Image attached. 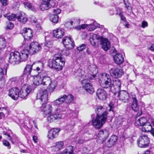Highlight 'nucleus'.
Returning <instances> with one entry per match:
<instances>
[{
    "instance_id": "f257e3e1",
    "label": "nucleus",
    "mask_w": 154,
    "mask_h": 154,
    "mask_svg": "<svg viewBox=\"0 0 154 154\" xmlns=\"http://www.w3.org/2000/svg\"><path fill=\"white\" fill-rule=\"evenodd\" d=\"M43 63L39 62L37 63L36 68L32 71V76L34 77L33 81L35 85L42 84L43 74L45 73Z\"/></svg>"
},
{
    "instance_id": "f03ea898",
    "label": "nucleus",
    "mask_w": 154,
    "mask_h": 154,
    "mask_svg": "<svg viewBox=\"0 0 154 154\" xmlns=\"http://www.w3.org/2000/svg\"><path fill=\"white\" fill-rule=\"evenodd\" d=\"M99 82L102 87L104 88L111 89L113 87L112 82L110 76L106 73H103L101 75Z\"/></svg>"
},
{
    "instance_id": "7ed1b4c3",
    "label": "nucleus",
    "mask_w": 154,
    "mask_h": 154,
    "mask_svg": "<svg viewBox=\"0 0 154 154\" xmlns=\"http://www.w3.org/2000/svg\"><path fill=\"white\" fill-rule=\"evenodd\" d=\"M103 115V117L97 116L96 117L94 118L89 123V124L92 125L96 128H100L106 121L107 118V113L104 112Z\"/></svg>"
},
{
    "instance_id": "20e7f679",
    "label": "nucleus",
    "mask_w": 154,
    "mask_h": 154,
    "mask_svg": "<svg viewBox=\"0 0 154 154\" xmlns=\"http://www.w3.org/2000/svg\"><path fill=\"white\" fill-rule=\"evenodd\" d=\"M23 48H28L30 54H34L39 51L42 49L41 45L37 42H32L29 45L27 43L24 42L22 45Z\"/></svg>"
},
{
    "instance_id": "39448f33",
    "label": "nucleus",
    "mask_w": 154,
    "mask_h": 154,
    "mask_svg": "<svg viewBox=\"0 0 154 154\" xmlns=\"http://www.w3.org/2000/svg\"><path fill=\"white\" fill-rule=\"evenodd\" d=\"M114 124L117 128L121 126L125 129H127L129 126V123L127 119L121 116L116 118Z\"/></svg>"
},
{
    "instance_id": "423d86ee",
    "label": "nucleus",
    "mask_w": 154,
    "mask_h": 154,
    "mask_svg": "<svg viewBox=\"0 0 154 154\" xmlns=\"http://www.w3.org/2000/svg\"><path fill=\"white\" fill-rule=\"evenodd\" d=\"M53 58L55 64L58 66L57 67V70L58 71L61 70L65 64V58L62 57L61 54L59 53L55 54Z\"/></svg>"
},
{
    "instance_id": "0eeeda50",
    "label": "nucleus",
    "mask_w": 154,
    "mask_h": 154,
    "mask_svg": "<svg viewBox=\"0 0 154 154\" xmlns=\"http://www.w3.org/2000/svg\"><path fill=\"white\" fill-rule=\"evenodd\" d=\"M138 146L141 148H146L149 146L150 141L146 135H141L137 140Z\"/></svg>"
},
{
    "instance_id": "6e6552de",
    "label": "nucleus",
    "mask_w": 154,
    "mask_h": 154,
    "mask_svg": "<svg viewBox=\"0 0 154 154\" xmlns=\"http://www.w3.org/2000/svg\"><path fill=\"white\" fill-rule=\"evenodd\" d=\"M20 56V53L18 51L12 52L10 53L9 58V63L13 65L19 63L21 62Z\"/></svg>"
},
{
    "instance_id": "1a4fd4ad",
    "label": "nucleus",
    "mask_w": 154,
    "mask_h": 154,
    "mask_svg": "<svg viewBox=\"0 0 154 154\" xmlns=\"http://www.w3.org/2000/svg\"><path fill=\"white\" fill-rule=\"evenodd\" d=\"M32 91V87L28 85H24L19 91V97L24 98L30 93Z\"/></svg>"
},
{
    "instance_id": "9d476101",
    "label": "nucleus",
    "mask_w": 154,
    "mask_h": 154,
    "mask_svg": "<svg viewBox=\"0 0 154 154\" xmlns=\"http://www.w3.org/2000/svg\"><path fill=\"white\" fill-rule=\"evenodd\" d=\"M81 83L83 88L90 94H92L94 91V89L92 85L89 82V81L86 79L82 80Z\"/></svg>"
},
{
    "instance_id": "9b49d317",
    "label": "nucleus",
    "mask_w": 154,
    "mask_h": 154,
    "mask_svg": "<svg viewBox=\"0 0 154 154\" xmlns=\"http://www.w3.org/2000/svg\"><path fill=\"white\" fill-rule=\"evenodd\" d=\"M37 99L40 100L43 103H46L48 100V94L46 89H41L38 92L37 95Z\"/></svg>"
},
{
    "instance_id": "f8f14e48",
    "label": "nucleus",
    "mask_w": 154,
    "mask_h": 154,
    "mask_svg": "<svg viewBox=\"0 0 154 154\" xmlns=\"http://www.w3.org/2000/svg\"><path fill=\"white\" fill-rule=\"evenodd\" d=\"M62 42L66 48L71 49L74 47L75 44L73 40L69 36H65L62 39Z\"/></svg>"
},
{
    "instance_id": "ddd939ff",
    "label": "nucleus",
    "mask_w": 154,
    "mask_h": 154,
    "mask_svg": "<svg viewBox=\"0 0 154 154\" xmlns=\"http://www.w3.org/2000/svg\"><path fill=\"white\" fill-rule=\"evenodd\" d=\"M109 72L110 75L115 78L120 77L124 74L123 69L120 67L111 68Z\"/></svg>"
},
{
    "instance_id": "4468645a",
    "label": "nucleus",
    "mask_w": 154,
    "mask_h": 154,
    "mask_svg": "<svg viewBox=\"0 0 154 154\" xmlns=\"http://www.w3.org/2000/svg\"><path fill=\"white\" fill-rule=\"evenodd\" d=\"M96 23H94L89 24H82L75 27V29L78 30H79L81 29H83L86 28L88 31H92L100 26L99 24H98L96 26Z\"/></svg>"
},
{
    "instance_id": "2eb2a0df",
    "label": "nucleus",
    "mask_w": 154,
    "mask_h": 154,
    "mask_svg": "<svg viewBox=\"0 0 154 154\" xmlns=\"http://www.w3.org/2000/svg\"><path fill=\"white\" fill-rule=\"evenodd\" d=\"M66 98V94L60 95L58 97L57 99L52 102V104L54 106H58V107L61 106H63V107L66 106V108L67 106H66L65 105H62L63 103H65Z\"/></svg>"
},
{
    "instance_id": "dca6fc26",
    "label": "nucleus",
    "mask_w": 154,
    "mask_h": 154,
    "mask_svg": "<svg viewBox=\"0 0 154 154\" xmlns=\"http://www.w3.org/2000/svg\"><path fill=\"white\" fill-rule=\"evenodd\" d=\"M89 36V40L91 44L94 47H98L99 45V36L93 33H90Z\"/></svg>"
},
{
    "instance_id": "f3484780",
    "label": "nucleus",
    "mask_w": 154,
    "mask_h": 154,
    "mask_svg": "<svg viewBox=\"0 0 154 154\" xmlns=\"http://www.w3.org/2000/svg\"><path fill=\"white\" fill-rule=\"evenodd\" d=\"M56 5L55 2H51L46 1H42L40 4L39 8L42 11H45L49 9L51 7H54Z\"/></svg>"
},
{
    "instance_id": "a211bd4d",
    "label": "nucleus",
    "mask_w": 154,
    "mask_h": 154,
    "mask_svg": "<svg viewBox=\"0 0 154 154\" xmlns=\"http://www.w3.org/2000/svg\"><path fill=\"white\" fill-rule=\"evenodd\" d=\"M40 109L44 116L49 115L52 112V108L51 105H46L43 103Z\"/></svg>"
},
{
    "instance_id": "6ab92c4d",
    "label": "nucleus",
    "mask_w": 154,
    "mask_h": 154,
    "mask_svg": "<svg viewBox=\"0 0 154 154\" xmlns=\"http://www.w3.org/2000/svg\"><path fill=\"white\" fill-rule=\"evenodd\" d=\"M8 95L11 98L16 100L19 97V89L17 88H13L9 90Z\"/></svg>"
},
{
    "instance_id": "aec40b11",
    "label": "nucleus",
    "mask_w": 154,
    "mask_h": 154,
    "mask_svg": "<svg viewBox=\"0 0 154 154\" xmlns=\"http://www.w3.org/2000/svg\"><path fill=\"white\" fill-rule=\"evenodd\" d=\"M59 128H53L51 129L49 131L48 137L50 139L52 140L56 138L59 135V133L60 131Z\"/></svg>"
},
{
    "instance_id": "412c9836",
    "label": "nucleus",
    "mask_w": 154,
    "mask_h": 154,
    "mask_svg": "<svg viewBox=\"0 0 154 154\" xmlns=\"http://www.w3.org/2000/svg\"><path fill=\"white\" fill-rule=\"evenodd\" d=\"M32 31L29 28H24L22 32V35L25 39L29 40L32 37Z\"/></svg>"
},
{
    "instance_id": "4be33fe9",
    "label": "nucleus",
    "mask_w": 154,
    "mask_h": 154,
    "mask_svg": "<svg viewBox=\"0 0 154 154\" xmlns=\"http://www.w3.org/2000/svg\"><path fill=\"white\" fill-rule=\"evenodd\" d=\"M109 131L106 129H103L100 130L98 134L97 137L98 138H101V143H103L109 135Z\"/></svg>"
},
{
    "instance_id": "5701e85b",
    "label": "nucleus",
    "mask_w": 154,
    "mask_h": 154,
    "mask_svg": "<svg viewBox=\"0 0 154 154\" xmlns=\"http://www.w3.org/2000/svg\"><path fill=\"white\" fill-rule=\"evenodd\" d=\"M118 97L122 101L126 103L128 101L129 96L128 93L125 91H120L118 93Z\"/></svg>"
},
{
    "instance_id": "b1692460",
    "label": "nucleus",
    "mask_w": 154,
    "mask_h": 154,
    "mask_svg": "<svg viewBox=\"0 0 154 154\" xmlns=\"http://www.w3.org/2000/svg\"><path fill=\"white\" fill-rule=\"evenodd\" d=\"M66 106L63 107V106H60L56 109L55 110L54 113H53L54 115H56V117H55V120L61 119L62 118V115L59 113L61 112H64L66 110Z\"/></svg>"
},
{
    "instance_id": "393cba45",
    "label": "nucleus",
    "mask_w": 154,
    "mask_h": 154,
    "mask_svg": "<svg viewBox=\"0 0 154 154\" xmlns=\"http://www.w3.org/2000/svg\"><path fill=\"white\" fill-rule=\"evenodd\" d=\"M29 53V51L28 48H24L20 53V59L21 62L24 61L26 60L28 57Z\"/></svg>"
},
{
    "instance_id": "a878e982",
    "label": "nucleus",
    "mask_w": 154,
    "mask_h": 154,
    "mask_svg": "<svg viewBox=\"0 0 154 154\" xmlns=\"http://www.w3.org/2000/svg\"><path fill=\"white\" fill-rule=\"evenodd\" d=\"M96 94L98 98L101 100H104L107 97L106 91L102 89H98L96 92Z\"/></svg>"
},
{
    "instance_id": "bb28decb",
    "label": "nucleus",
    "mask_w": 154,
    "mask_h": 154,
    "mask_svg": "<svg viewBox=\"0 0 154 154\" xmlns=\"http://www.w3.org/2000/svg\"><path fill=\"white\" fill-rule=\"evenodd\" d=\"M142 130L144 132H149L151 131V133L154 137V128H152L151 124L148 122L142 126Z\"/></svg>"
},
{
    "instance_id": "cd10ccee",
    "label": "nucleus",
    "mask_w": 154,
    "mask_h": 154,
    "mask_svg": "<svg viewBox=\"0 0 154 154\" xmlns=\"http://www.w3.org/2000/svg\"><path fill=\"white\" fill-rule=\"evenodd\" d=\"M118 139L117 137L115 135H112L106 143V146L110 147L116 144Z\"/></svg>"
},
{
    "instance_id": "c85d7f7f",
    "label": "nucleus",
    "mask_w": 154,
    "mask_h": 154,
    "mask_svg": "<svg viewBox=\"0 0 154 154\" xmlns=\"http://www.w3.org/2000/svg\"><path fill=\"white\" fill-rule=\"evenodd\" d=\"M64 30L63 28L57 29L53 31V35L54 37L58 38H61L64 35Z\"/></svg>"
},
{
    "instance_id": "c756f323",
    "label": "nucleus",
    "mask_w": 154,
    "mask_h": 154,
    "mask_svg": "<svg viewBox=\"0 0 154 154\" xmlns=\"http://www.w3.org/2000/svg\"><path fill=\"white\" fill-rule=\"evenodd\" d=\"M84 71L81 69H78L75 71L74 75L75 76V78L79 80H83L85 77L84 75Z\"/></svg>"
},
{
    "instance_id": "7c9ffc66",
    "label": "nucleus",
    "mask_w": 154,
    "mask_h": 154,
    "mask_svg": "<svg viewBox=\"0 0 154 154\" xmlns=\"http://www.w3.org/2000/svg\"><path fill=\"white\" fill-rule=\"evenodd\" d=\"M17 18L19 22L23 23H25L27 21V16L23 12L17 14Z\"/></svg>"
},
{
    "instance_id": "2f4dec72",
    "label": "nucleus",
    "mask_w": 154,
    "mask_h": 154,
    "mask_svg": "<svg viewBox=\"0 0 154 154\" xmlns=\"http://www.w3.org/2000/svg\"><path fill=\"white\" fill-rule=\"evenodd\" d=\"M132 102L131 108L135 111H137L139 109V106L138 105V103L136 97L135 95H133L132 97Z\"/></svg>"
},
{
    "instance_id": "473e14b6",
    "label": "nucleus",
    "mask_w": 154,
    "mask_h": 154,
    "mask_svg": "<svg viewBox=\"0 0 154 154\" xmlns=\"http://www.w3.org/2000/svg\"><path fill=\"white\" fill-rule=\"evenodd\" d=\"M114 59L115 62L118 65L122 64L124 60L122 55L120 54H117L115 55Z\"/></svg>"
},
{
    "instance_id": "72a5a7b5",
    "label": "nucleus",
    "mask_w": 154,
    "mask_h": 154,
    "mask_svg": "<svg viewBox=\"0 0 154 154\" xmlns=\"http://www.w3.org/2000/svg\"><path fill=\"white\" fill-rule=\"evenodd\" d=\"M23 76L13 77L9 80L8 83L10 85H14L15 83L17 81H20V82L22 83L23 82Z\"/></svg>"
},
{
    "instance_id": "f704fd0d",
    "label": "nucleus",
    "mask_w": 154,
    "mask_h": 154,
    "mask_svg": "<svg viewBox=\"0 0 154 154\" xmlns=\"http://www.w3.org/2000/svg\"><path fill=\"white\" fill-rule=\"evenodd\" d=\"M33 65V64L32 65L29 64L26 65L24 70L23 73L25 75H30L32 76V73L33 70L32 69V67Z\"/></svg>"
},
{
    "instance_id": "c9c22d12",
    "label": "nucleus",
    "mask_w": 154,
    "mask_h": 154,
    "mask_svg": "<svg viewBox=\"0 0 154 154\" xmlns=\"http://www.w3.org/2000/svg\"><path fill=\"white\" fill-rule=\"evenodd\" d=\"M102 48L105 51L109 49L110 47V43L107 39H104L102 41Z\"/></svg>"
},
{
    "instance_id": "e433bc0d",
    "label": "nucleus",
    "mask_w": 154,
    "mask_h": 154,
    "mask_svg": "<svg viewBox=\"0 0 154 154\" xmlns=\"http://www.w3.org/2000/svg\"><path fill=\"white\" fill-rule=\"evenodd\" d=\"M57 85V82L55 80H51V82L48 85V88L50 92H53Z\"/></svg>"
},
{
    "instance_id": "4c0bfd02",
    "label": "nucleus",
    "mask_w": 154,
    "mask_h": 154,
    "mask_svg": "<svg viewBox=\"0 0 154 154\" xmlns=\"http://www.w3.org/2000/svg\"><path fill=\"white\" fill-rule=\"evenodd\" d=\"M45 74H43L42 84L47 86L50 84L51 79L50 77L47 76H45Z\"/></svg>"
},
{
    "instance_id": "58836bf2",
    "label": "nucleus",
    "mask_w": 154,
    "mask_h": 154,
    "mask_svg": "<svg viewBox=\"0 0 154 154\" xmlns=\"http://www.w3.org/2000/svg\"><path fill=\"white\" fill-rule=\"evenodd\" d=\"M104 112H106L107 113L105 110V109L103 107L100 106H98L96 110V112L97 114V116H103V114Z\"/></svg>"
},
{
    "instance_id": "ea45409f",
    "label": "nucleus",
    "mask_w": 154,
    "mask_h": 154,
    "mask_svg": "<svg viewBox=\"0 0 154 154\" xmlns=\"http://www.w3.org/2000/svg\"><path fill=\"white\" fill-rule=\"evenodd\" d=\"M73 147L72 146H67L60 154H75L73 152Z\"/></svg>"
},
{
    "instance_id": "a19ab883",
    "label": "nucleus",
    "mask_w": 154,
    "mask_h": 154,
    "mask_svg": "<svg viewBox=\"0 0 154 154\" xmlns=\"http://www.w3.org/2000/svg\"><path fill=\"white\" fill-rule=\"evenodd\" d=\"M66 96L65 105H69L73 101L74 99V96L71 94H66Z\"/></svg>"
},
{
    "instance_id": "79ce46f5",
    "label": "nucleus",
    "mask_w": 154,
    "mask_h": 154,
    "mask_svg": "<svg viewBox=\"0 0 154 154\" xmlns=\"http://www.w3.org/2000/svg\"><path fill=\"white\" fill-rule=\"evenodd\" d=\"M148 122H147L146 118L145 117H141L136 121L135 123V125H139L140 124V126H142Z\"/></svg>"
},
{
    "instance_id": "37998d69",
    "label": "nucleus",
    "mask_w": 154,
    "mask_h": 154,
    "mask_svg": "<svg viewBox=\"0 0 154 154\" xmlns=\"http://www.w3.org/2000/svg\"><path fill=\"white\" fill-rule=\"evenodd\" d=\"M54 58L52 60H48V66L50 68L57 70V67L58 65H56L54 62Z\"/></svg>"
},
{
    "instance_id": "c03bdc74",
    "label": "nucleus",
    "mask_w": 154,
    "mask_h": 154,
    "mask_svg": "<svg viewBox=\"0 0 154 154\" xmlns=\"http://www.w3.org/2000/svg\"><path fill=\"white\" fill-rule=\"evenodd\" d=\"M112 84L113 87H116V88L120 89L121 87V82L120 80L118 79H116L112 80Z\"/></svg>"
},
{
    "instance_id": "a18cd8bd",
    "label": "nucleus",
    "mask_w": 154,
    "mask_h": 154,
    "mask_svg": "<svg viewBox=\"0 0 154 154\" xmlns=\"http://www.w3.org/2000/svg\"><path fill=\"white\" fill-rule=\"evenodd\" d=\"M48 32H46L44 34H45V35H46L48 34ZM48 37V36H45V45L46 46L48 47V48H50L52 47L53 45V42L52 40H47V38Z\"/></svg>"
},
{
    "instance_id": "49530a36",
    "label": "nucleus",
    "mask_w": 154,
    "mask_h": 154,
    "mask_svg": "<svg viewBox=\"0 0 154 154\" xmlns=\"http://www.w3.org/2000/svg\"><path fill=\"white\" fill-rule=\"evenodd\" d=\"M7 65L5 66L3 69L0 67V79H2L3 78L4 75L7 74Z\"/></svg>"
},
{
    "instance_id": "de8ad7c7",
    "label": "nucleus",
    "mask_w": 154,
    "mask_h": 154,
    "mask_svg": "<svg viewBox=\"0 0 154 154\" xmlns=\"http://www.w3.org/2000/svg\"><path fill=\"white\" fill-rule=\"evenodd\" d=\"M64 143L62 141L57 142L56 145L54 146V149H55V151H58L61 149L63 146Z\"/></svg>"
},
{
    "instance_id": "09e8293b",
    "label": "nucleus",
    "mask_w": 154,
    "mask_h": 154,
    "mask_svg": "<svg viewBox=\"0 0 154 154\" xmlns=\"http://www.w3.org/2000/svg\"><path fill=\"white\" fill-rule=\"evenodd\" d=\"M5 17H7L9 20H14L17 18V15L14 14H6L4 15Z\"/></svg>"
},
{
    "instance_id": "8fccbe9b",
    "label": "nucleus",
    "mask_w": 154,
    "mask_h": 154,
    "mask_svg": "<svg viewBox=\"0 0 154 154\" xmlns=\"http://www.w3.org/2000/svg\"><path fill=\"white\" fill-rule=\"evenodd\" d=\"M59 16L57 14H53L51 16L50 20L53 23H56L58 22Z\"/></svg>"
},
{
    "instance_id": "3c124183",
    "label": "nucleus",
    "mask_w": 154,
    "mask_h": 154,
    "mask_svg": "<svg viewBox=\"0 0 154 154\" xmlns=\"http://www.w3.org/2000/svg\"><path fill=\"white\" fill-rule=\"evenodd\" d=\"M6 46V41L5 39L3 37H0V49L5 48Z\"/></svg>"
},
{
    "instance_id": "603ef678",
    "label": "nucleus",
    "mask_w": 154,
    "mask_h": 154,
    "mask_svg": "<svg viewBox=\"0 0 154 154\" xmlns=\"http://www.w3.org/2000/svg\"><path fill=\"white\" fill-rule=\"evenodd\" d=\"M73 21L72 20L67 22L65 24V26L68 29H71Z\"/></svg>"
},
{
    "instance_id": "864d4df0",
    "label": "nucleus",
    "mask_w": 154,
    "mask_h": 154,
    "mask_svg": "<svg viewBox=\"0 0 154 154\" xmlns=\"http://www.w3.org/2000/svg\"><path fill=\"white\" fill-rule=\"evenodd\" d=\"M56 115H54L53 113L52 115H50L47 118V120L50 122H53L54 120H55V117H56Z\"/></svg>"
},
{
    "instance_id": "5fc2aeb1",
    "label": "nucleus",
    "mask_w": 154,
    "mask_h": 154,
    "mask_svg": "<svg viewBox=\"0 0 154 154\" xmlns=\"http://www.w3.org/2000/svg\"><path fill=\"white\" fill-rule=\"evenodd\" d=\"M69 49L67 50L66 49H64L62 51V54L66 55L68 56L69 54Z\"/></svg>"
},
{
    "instance_id": "6e6d98bb",
    "label": "nucleus",
    "mask_w": 154,
    "mask_h": 154,
    "mask_svg": "<svg viewBox=\"0 0 154 154\" xmlns=\"http://www.w3.org/2000/svg\"><path fill=\"white\" fill-rule=\"evenodd\" d=\"M3 144L4 146L8 147V149L11 148L10 144L9 142L6 140H5L3 141Z\"/></svg>"
},
{
    "instance_id": "4d7b16f0",
    "label": "nucleus",
    "mask_w": 154,
    "mask_h": 154,
    "mask_svg": "<svg viewBox=\"0 0 154 154\" xmlns=\"http://www.w3.org/2000/svg\"><path fill=\"white\" fill-rule=\"evenodd\" d=\"M86 45L83 44L79 47H78V50L79 51H82L86 48Z\"/></svg>"
},
{
    "instance_id": "13d9d810",
    "label": "nucleus",
    "mask_w": 154,
    "mask_h": 154,
    "mask_svg": "<svg viewBox=\"0 0 154 154\" xmlns=\"http://www.w3.org/2000/svg\"><path fill=\"white\" fill-rule=\"evenodd\" d=\"M14 26V25L13 23H11L10 22H9L8 23V25L7 26V28L8 29H12Z\"/></svg>"
},
{
    "instance_id": "bf43d9fd",
    "label": "nucleus",
    "mask_w": 154,
    "mask_h": 154,
    "mask_svg": "<svg viewBox=\"0 0 154 154\" xmlns=\"http://www.w3.org/2000/svg\"><path fill=\"white\" fill-rule=\"evenodd\" d=\"M124 4L125 5L126 8L128 9H129L130 8V4L128 2V0H124Z\"/></svg>"
},
{
    "instance_id": "052dcab7",
    "label": "nucleus",
    "mask_w": 154,
    "mask_h": 154,
    "mask_svg": "<svg viewBox=\"0 0 154 154\" xmlns=\"http://www.w3.org/2000/svg\"><path fill=\"white\" fill-rule=\"evenodd\" d=\"M148 26V23L146 21H143L141 23V27L143 28L147 27Z\"/></svg>"
},
{
    "instance_id": "680f3d73",
    "label": "nucleus",
    "mask_w": 154,
    "mask_h": 154,
    "mask_svg": "<svg viewBox=\"0 0 154 154\" xmlns=\"http://www.w3.org/2000/svg\"><path fill=\"white\" fill-rule=\"evenodd\" d=\"M53 11L56 14H55L57 15L61 13V10L60 9L58 8L54 9L53 10Z\"/></svg>"
},
{
    "instance_id": "e2e57ef3",
    "label": "nucleus",
    "mask_w": 154,
    "mask_h": 154,
    "mask_svg": "<svg viewBox=\"0 0 154 154\" xmlns=\"http://www.w3.org/2000/svg\"><path fill=\"white\" fill-rule=\"evenodd\" d=\"M5 82V81L4 79H0V88L4 86Z\"/></svg>"
},
{
    "instance_id": "0e129e2a",
    "label": "nucleus",
    "mask_w": 154,
    "mask_h": 154,
    "mask_svg": "<svg viewBox=\"0 0 154 154\" xmlns=\"http://www.w3.org/2000/svg\"><path fill=\"white\" fill-rule=\"evenodd\" d=\"M119 15L120 17L121 20H123L124 21H126V18L122 13H120Z\"/></svg>"
},
{
    "instance_id": "69168bd1",
    "label": "nucleus",
    "mask_w": 154,
    "mask_h": 154,
    "mask_svg": "<svg viewBox=\"0 0 154 154\" xmlns=\"http://www.w3.org/2000/svg\"><path fill=\"white\" fill-rule=\"evenodd\" d=\"M25 5L26 8H27L29 9L32 8V5L30 3L26 2L25 3Z\"/></svg>"
},
{
    "instance_id": "338daca9",
    "label": "nucleus",
    "mask_w": 154,
    "mask_h": 154,
    "mask_svg": "<svg viewBox=\"0 0 154 154\" xmlns=\"http://www.w3.org/2000/svg\"><path fill=\"white\" fill-rule=\"evenodd\" d=\"M0 1L3 6H6L8 5L7 0H0Z\"/></svg>"
},
{
    "instance_id": "774afa93",
    "label": "nucleus",
    "mask_w": 154,
    "mask_h": 154,
    "mask_svg": "<svg viewBox=\"0 0 154 154\" xmlns=\"http://www.w3.org/2000/svg\"><path fill=\"white\" fill-rule=\"evenodd\" d=\"M94 4L96 5L99 6L101 7H103L105 6L104 5L103 3H100L98 2H95Z\"/></svg>"
}]
</instances>
